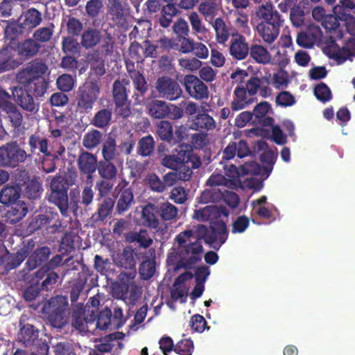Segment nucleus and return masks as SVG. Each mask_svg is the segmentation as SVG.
I'll use <instances>...</instances> for the list:
<instances>
[{"mask_svg":"<svg viewBox=\"0 0 355 355\" xmlns=\"http://www.w3.org/2000/svg\"><path fill=\"white\" fill-rule=\"evenodd\" d=\"M47 70L45 62L35 59L16 73L15 80L19 85L12 88V96L23 110L31 113L38 111V105L35 104L31 93L36 97H42L46 92L48 83L44 76Z\"/></svg>","mask_w":355,"mask_h":355,"instance_id":"obj_1","label":"nucleus"},{"mask_svg":"<svg viewBox=\"0 0 355 355\" xmlns=\"http://www.w3.org/2000/svg\"><path fill=\"white\" fill-rule=\"evenodd\" d=\"M3 21L6 24L4 28V40L6 44L0 49V73L18 67L19 63L13 58L10 49L29 33L19 20Z\"/></svg>","mask_w":355,"mask_h":355,"instance_id":"obj_2","label":"nucleus"},{"mask_svg":"<svg viewBox=\"0 0 355 355\" xmlns=\"http://www.w3.org/2000/svg\"><path fill=\"white\" fill-rule=\"evenodd\" d=\"M194 234L191 230H186L180 232L175 237L177 243V252L180 257L182 266L185 269H191L193 266L202 259L203 247L200 241L202 238L198 234L194 241L191 239Z\"/></svg>","mask_w":355,"mask_h":355,"instance_id":"obj_3","label":"nucleus"},{"mask_svg":"<svg viewBox=\"0 0 355 355\" xmlns=\"http://www.w3.org/2000/svg\"><path fill=\"white\" fill-rule=\"evenodd\" d=\"M67 307V297L56 295L44 305L43 313L52 327L62 329L68 322Z\"/></svg>","mask_w":355,"mask_h":355,"instance_id":"obj_4","label":"nucleus"},{"mask_svg":"<svg viewBox=\"0 0 355 355\" xmlns=\"http://www.w3.org/2000/svg\"><path fill=\"white\" fill-rule=\"evenodd\" d=\"M100 93L101 87L97 81H89L80 87L75 99L76 112L80 114L90 113Z\"/></svg>","mask_w":355,"mask_h":355,"instance_id":"obj_5","label":"nucleus"},{"mask_svg":"<svg viewBox=\"0 0 355 355\" xmlns=\"http://www.w3.org/2000/svg\"><path fill=\"white\" fill-rule=\"evenodd\" d=\"M198 233L206 244L216 250L225 243L229 234L227 225L221 219L211 221L209 229L205 225H199Z\"/></svg>","mask_w":355,"mask_h":355,"instance_id":"obj_6","label":"nucleus"},{"mask_svg":"<svg viewBox=\"0 0 355 355\" xmlns=\"http://www.w3.org/2000/svg\"><path fill=\"white\" fill-rule=\"evenodd\" d=\"M69 184L64 178L58 176L53 178L50 184L49 201L57 206L61 214L68 216Z\"/></svg>","mask_w":355,"mask_h":355,"instance_id":"obj_7","label":"nucleus"},{"mask_svg":"<svg viewBox=\"0 0 355 355\" xmlns=\"http://www.w3.org/2000/svg\"><path fill=\"white\" fill-rule=\"evenodd\" d=\"M33 246V241H28L27 245L17 252L10 253L5 245L0 244V272L2 275H7L10 270L19 266L28 257Z\"/></svg>","mask_w":355,"mask_h":355,"instance_id":"obj_8","label":"nucleus"},{"mask_svg":"<svg viewBox=\"0 0 355 355\" xmlns=\"http://www.w3.org/2000/svg\"><path fill=\"white\" fill-rule=\"evenodd\" d=\"M17 141H10L0 146V167L15 168L31 157Z\"/></svg>","mask_w":355,"mask_h":355,"instance_id":"obj_9","label":"nucleus"},{"mask_svg":"<svg viewBox=\"0 0 355 355\" xmlns=\"http://www.w3.org/2000/svg\"><path fill=\"white\" fill-rule=\"evenodd\" d=\"M254 148L258 152L263 151L260 155V161L262 163L263 166L261 167L259 164L254 162L251 166H254V169L250 171L245 169V167L243 166V173L248 174L250 173L252 174H261V175H265L267 178L272 171L277 154H275L272 150L268 149V144L261 139L256 142Z\"/></svg>","mask_w":355,"mask_h":355,"instance_id":"obj_10","label":"nucleus"},{"mask_svg":"<svg viewBox=\"0 0 355 355\" xmlns=\"http://www.w3.org/2000/svg\"><path fill=\"white\" fill-rule=\"evenodd\" d=\"M26 320L24 315L19 319V329L17 334V341L26 348H32L43 341L39 338V329L33 324L26 322Z\"/></svg>","mask_w":355,"mask_h":355,"instance_id":"obj_11","label":"nucleus"},{"mask_svg":"<svg viewBox=\"0 0 355 355\" xmlns=\"http://www.w3.org/2000/svg\"><path fill=\"white\" fill-rule=\"evenodd\" d=\"M61 226L59 215L57 212H49L44 214H39L32 218L27 230L33 233L37 230L45 229L51 233H54Z\"/></svg>","mask_w":355,"mask_h":355,"instance_id":"obj_12","label":"nucleus"},{"mask_svg":"<svg viewBox=\"0 0 355 355\" xmlns=\"http://www.w3.org/2000/svg\"><path fill=\"white\" fill-rule=\"evenodd\" d=\"M112 98L115 108L123 118H128L131 114L130 101L127 89L121 80H116L112 85Z\"/></svg>","mask_w":355,"mask_h":355,"instance_id":"obj_13","label":"nucleus"},{"mask_svg":"<svg viewBox=\"0 0 355 355\" xmlns=\"http://www.w3.org/2000/svg\"><path fill=\"white\" fill-rule=\"evenodd\" d=\"M155 88L160 97L168 101L177 100L182 94V90L178 83L167 76H163L157 79Z\"/></svg>","mask_w":355,"mask_h":355,"instance_id":"obj_14","label":"nucleus"},{"mask_svg":"<svg viewBox=\"0 0 355 355\" xmlns=\"http://www.w3.org/2000/svg\"><path fill=\"white\" fill-rule=\"evenodd\" d=\"M141 254L135 251L131 246L125 247L120 254H118L114 261L117 266L130 271L121 273L120 276H126L128 279H133L137 271L136 265L137 260H139Z\"/></svg>","mask_w":355,"mask_h":355,"instance_id":"obj_15","label":"nucleus"},{"mask_svg":"<svg viewBox=\"0 0 355 355\" xmlns=\"http://www.w3.org/2000/svg\"><path fill=\"white\" fill-rule=\"evenodd\" d=\"M182 84L188 94L193 99L204 100L209 97V89L206 84L198 76L189 74L184 76Z\"/></svg>","mask_w":355,"mask_h":355,"instance_id":"obj_16","label":"nucleus"},{"mask_svg":"<svg viewBox=\"0 0 355 355\" xmlns=\"http://www.w3.org/2000/svg\"><path fill=\"white\" fill-rule=\"evenodd\" d=\"M107 104H104V101L101 100L100 107L94 113L90 120V124L98 129H106L112 123L113 116V103L110 100H105Z\"/></svg>","mask_w":355,"mask_h":355,"instance_id":"obj_17","label":"nucleus"},{"mask_svg":"<svg viewBox=\"0 0 355 355\" xmlns=\"http://www.w3.org/2000/svg\"><path fill=\"white\" fill-rule=\"evenodd\" d=\"M187 155L191 159H184L175 170L180 181H189L193 175L192 169L198 168L202 164L200 157L192 149L189 150Z\"/></svg>","mask_w":355,"mask_h":355,"instance_id":"obj_18","label":"nucleus"},{"mask_svg":"<svg viewBox=\"0 0 355 355\" xmlns=\"http://www.w3.org/2000/svg\"><path fill=\"white\" fill-rule=\"evenodd\" d=\"M50 254L51 250L47 246L37 248L31 255L28 254V258L25 263V268L22 270L24 272L22 275L23 279L28 280V273L47 261Z\"/></svg>","mask_w":355,"mask_h":355,"instance_id":"obj_19","label":"nucleus"},{"mask_svg":"<svg viewBox=\"0 0 355 355\" xmlns=\"http://www.w3.org/2000/svg\"><path fill=\"white\" fill-rule=\"evenodd\" d=\"M41 48L40 44L33 38L21 40L10 49L16 52L21 62L29 60L37 54Z\"/></svg>","mask_w":355,"mask_h":355,"instance_id":"obj_20","label":"nucleus"},{"mask_svg":"<svg viewBox=\"0 0 355 355\" xmlns=\"http://www.w3.org/2000/svg\"><path fill=\"white\" fill-rule=\"evenodd\" d=\"M322 36V33L319 26L309 25L297 34L296 42L300 46L310 49L321 40Z\"/></svg>","mask_w":355,"mask_h":355,"instance_id":"obj_21","label":"nucleus"},{"mask_svg":"<svg viewBox=\"0 0 355 355\" xmlns=\"http://www.w3.org/2000/svg\"><path fill=\"white\" fill-rule=\"evenodd\" d=\"M92 276V272L85 266L82 268L81 271L78 272V277L72 282L69 291V297L72 305L78 300L88 279Z\"/></svg>","mask_w":355,"mask_h":355,"instance_id":"obj_22","label":"nucleus"},{"mask_svg":"<svg viewBox=\"0 0 355 355\" xmlns=\"http://www.w3.org/2000/svg\"><path fill=\"white\" fill-rule=\"evenodd\" d=\"M97 157L95 155L87 151H82L77 159L80 172L87 175V179H92V175L98 167Z\"/></svg>","mask_w":355,"mask_h":355,"instance_id":"obj_23","label":"nucleus"},{"mask_svg":"<svg viewBox=\"0 0 355 355\" xmlns=\"http://www.w3.org/2000/svg\"><path fill=\"white\" fill-rule=\"evenodd\" d=\"M250 46L246 42L245 36L241 34L236 35L231 40L230 46V55L236 60H244L249 55Z\"/></svg>","mask_w":355,"mask_h":355,"instance_id":"obj_24","label":"nucleus"},{"mask_svg":"<svg viewBox=\"0 0 355 355\" xmlns=\"http://www.w3.org/2000/svg\"><path fill=\"white\" fill-rule=\"evenodd\" d=\"M255 98L248 94L243 85H237L234 90L231 108L233 111L243 110L253 103Z\"/></svg>","mask_w":355,"mask_h":355,"instance_id":"obj_25","label":"nucleus"},{"mask_svg":"<svg viewBox=\"0 0 355 355\" xmlns=\"http://www.w3.org/2000/svg\"><path fill=\"white\" fill-rule=\"evenodd\" d=\"M251 154V151L247 142L244 140H240L238 142L231 141L225 148L223 152V159L230 160L235 155L239 158H243Z\"/></svg>","mask_w":355,"mask_h":355,"instance_id":"obj_26","label":"nucleus"},{"mask_svg":"<svg viewBox=\"0 0 355 355\" xmlns=\"http://www.w3.org/2000/svg\"><path fill=\"white\" fill-rule=\"evenodd\" d=\"M94 191L91 186L84 187L82 191L81 196L77 190H71L70 192V203L73 208L78 209L82 206L86 207L89 206L94 199Z\"/></svg>","mask_w":355,"mask_h":355,"instance_id":"obj_27","label":"nucleus"},{"mask_svg":"<svg viewBox=\"0 0 355 355\" xmlns=\"http://www.w3.org/2000/svg\"><path fill=\"white\" fill-rule=\"evenodd\" d=\"M158 216L157 205L148 202L142 207L141 225L151 229H157L160 225Z\"/></svg>","mask_w":355,"mask_h":355,"instance_id":"obj_28","label":"nucleus"},{"mask_svg":"<svg viewBox=\"0 0 355 355\" xmlns=\"http://www.w3.org/2000/svg\"><path fill=\"white\" fill-rule=\"evenodd\" d=\"M189 128L193 130L206 132L216 128V121L209 114L199 112L192 119Z\"/></svg>","mask_w":355,"mask_h":355,"instance_id":"obj_29","label":"nucleus"},{"mask_svg":"<svg viewBox=\"0 0 355 355\" xmlns=\"http://www.w3.org/2000/svg\"><path fill=\"white\" fill-rule=\"evenodd\" d=\"M135 73L136 75L131 76L130 78L135 89L132 98L135 105H139L145 99V95L148 91V85L144 76L141 72Z\"/></svg>","mask_w":355,"mask_h":355,"instance_id":"obj_30","label":"nucleus"},{"mask_svg":"<svg viewBox=\"0 0 355 355\" xmlns=\"http://www.w3.org/2000/svg\"><path fill=\"white\" fill-rule=\"evenodd\" d=\"M135 204V196L131 187L121 189L117 196L116 213L119 215L128 211Z\"/></svg>","mask_w":355,"mask_h":355,"instance_id":"obj_31","label":"nucleus"},{"mask_svg":"<svg viewBox=\"0 0 355 355\" xmlns=\"http://www.w3.org/2000/svg\"><path fill=\"white\" fill-rule=\"evenodd\" d=\"M257 17L261 21H270L284 24V19L283 16L274 8V6L267 3L258 7L256 11Z\"/></svg>","mask_w":355,"mask_h":355,"instance_id":"obj_32","label":"nucleus"},{"mask_svg":"<svg viewBox=\"0 0 355 355\" xmlns=\"http://www.w3.org/2000/svg\"><path fill=\"white\" fill-rule=\"evenodd\" d=\"M213 26L216 33V41L221 44H224L230 35L234 37L238 33L230 24H227L221 17L215 19Z\"/></svg>","mask_w":355,"mask_h":355,"instance_id":"obj_33","label":"nucleus"},{"mask_svg":"<svg viewBox=\"0 0 355 355\" xmlns=\"http://www.w3.org/2000/svg\"><path fill=\"white\" fill-rule=\"evenodd\" d=\"M85 312L86 307H84L83 303H78L73 306L71 325L79 332L88 331Z\"/></svg>","mask_w":355,"mask_h":355,"instance_id":"obj_34","label":"nucleus"},{"mask_svg":"<svg viewBox=\"0 0 355 355\" xmlns=\"http://www.w3.org/2000/svg\"><path fill=\"white\" fill-rule=\"evenodd\" d=\"M18 20H21L27 31L31 32L42 21V13L36 8H31L24 12Z\"/></svg>","mask_w":355,"mask_h":355,"instance_id":"obj_35","label":"nucleus"},{"mask_svg":"<svg viewBox=\"0 0 355 355\" xmlns=\"http://www.w3.org/2000/svg\"><path fill=\"white\" fill-rule=\"evenodd\" d=\"M333 12L340 21H347L353 19L352 15L355 13V3L352 0H340L339 3L334 7Z\"/></svg>","mask_w":355,"mask_h":355,"instance_id":"obj_36","label":"nucleus"},{"mask_svg":"<svg viewBox=\"0 0 355 355\" xmlns=\"http://www.w3.org/2000/svg\"><path fill=\"white\" fill-rule=\"evenodd\" d=\"M21 193V189L18 185L7 184L0 191V202L5 205H10L18 202Z\"/></svg>","mask_w":355,"mask_h":355,"instance_id":"obj_37","label":"nucleus"},{"mask_svg":"<svg viewBox=\"0 0 355 355\" xmlns=\"http://www.w3.org/2000/svg\"><path fill=\"white\" fill-rule=\"evenodd\" d=\"M3 110L7 114L8 118L15 129L19 130L23 124V115L16 105L11 102H6L3 105Z\"/></svg>","mask_w":355,"mask_h":355,"instance_id":"obj_38","label":"nucleus"},{"mask_svg":"<svg viewBox=\"0 0 355 355\" xmlns=\"http://www.w3.org/2000/svg\"><path fill=\"white\" fill-rule=\"evenodd\" d=\"M11 208L6 214V220L10 224H16L28 213V207L24 202L19 201L12 204Z\"/></svg>","mask_w":355,"mask_h":355,"instance_id":"obj_39","label":"nucleus"},{"mask_svg":"<svg viewBox=\"0 0 355 355\" xmlns=\"http://www.w3.org/2000/svg\"><path fill=\"white\" fill-rule=\"evenodd\" d=\"M189 149L180 148L176 155H166L161 160V164L168 168L175 170L184 159H190L188 155ZM188 161V159H187Z\"/></svg>","mask_w":355,"mask_h":355,"instance_id":"obj_40","label":"nucleus"},{"mask_svg":"<svg viewBox=\"0 0 355 355\" xmlns=\"http://www.w3.org/2000/svg\"><path fill=\"white\" fill-rule=\"evenodd\" d=\"M250 57L255 62L266 64L271 61V55L267 48L258 44H252L250 46Z\"/></svg>","mask_w":355,"mask_h":355,"instance_id":"obj_41","label":"nucleus"},{"mask_svg":"<svg viewBox=\"0 0 355 355\" xmlns=\"http://www.w3.org/2000/svg\"><path fill=\"white\" fill-rule=\"evenodd\" d=\"M114 206V200L110 197L104 198L99 204L97 211L92 218L95 222H103L111 214Z\"/></svg>","mask_w":355,"mask_h":355,"instance_id":"obj_42","label":"nucleus"},{"mask_svg":"<svg viewBox=\"0 0 355 355\" xmlns=\"http://www.w3.org/2000/svg\"><path fill=\"white\" fill-rule=\"evenodd\" d=\"M112 160L102 159L98 164V173L103 179L115 180L118 170Z\"/></svg>","mask_w":355,"mask_h":355,"instance_id":"obj_43","label":"nucleus"},{"mask_svg":"<svg viewBox=\"0 0 355 355\" xmlns=\"http://www.w3.org/2000/svg\"><path fill=\"white\" fill-rule=\"evenodd\" d=\"M148 114L155 119H164L168 115V104L162 100H153L148 105Z\"/></svg>","mask_w":355,"mask_h":355,"instance_id":"obj_44","label":"nucleus"},{"mask_svg":"<svg viewBox=\"0 0 355 355\" xmlns=\"http://www.w3.org/2000/svg\"><path fill=\"white\" fill-rule=\"evenodd\" d=\"M155 142L152 135L142 137L137 147V153L141 157H150L155 150Z\"/></svg>","mask_w":355,"mask_h":355,"instance_id":"obj_45","label":"nucleus"},{"mask_svg":"<svg viewBox=\"0 0 355 355\" xmlns=\"http://www.w3.org/2000/svg\"><path fill=\"white\" fill-rule=\"evenodd\" d=\"M101 37V34L99 31L87 28L82 34L80 43L85 49H92L100 42Z\"/></svg>","mask_w":355,"mask_h":355,"instance_id":"obj_46","label":"nucleus"},{"mask_svg":"<svg viewBox=\"0 0 355 355\" xmlns=\"http://www.w3.org/2000/svg\"><path fill=\"white\" fill-rule=\"evenodd\" d=\"M224 198V191L217 187H209L204 190L199 197L200 203L207 204L209 202H218Z\"/></svg>","mask_w":355,"mask_h":355,"instance_id":"obj_47","label":"nucleus"},{"mask_svg":"<svg viewBox=\"0 0 355 355\" xmlns=\"http://www.w3.org/2000/svg\"><path fill=\"white\" fill-rule=\"evenodd\" d=\"M103 134L97 129H92L86 132L83 139V146L87 150L96 148L102 141Z\"/></svg>","mask_w":355,"mask_h":355,"instance_id":"obj_48","label":"nucleus"},{"mask_svg":"<svg viewBox=\"0 0 355 355\" xmlns=\"http://www.w3.org/2000/svg\"><path fill=\"white\" fill-rule=\"evenodd\" d=\"M219 212L216 206L207 205L195 210L194 218L198 221H208L218 218Z\"/></svg>","mask_w":355,"mask_h":355,"instance_id":"obj_49","label":"nucleus"},{"mask_svg":"<svg viewBox=\"0 0 355 355\" xmlns=\"http://www.w3.org/2000/svg\"><path fill=\"white\" fill-rule=\"evenodd\" d=\"M187 16L194 35L205 34L207 32V28L204 24L202 19L198 12L191 11L189 12Z\"/></svg>","mask_w":355,"mask_h":355,"instance_id":"obj_50","label":"nucleus"},{"mask_svg":"<svg viewBox=\"0 0 355 355\" xmlns=\"http://www.w3.org/2000/svg\"><path fill=\"white\" fill-rule=\"evenodd\" d=\"M43 191L42 183L39 177H33L26 182L25 187L26 195L29 199H37Z\"/></svg>","mask_w":355,"mask_h":355,"instance_id":"obj_51","label":"nucleus"},{"mask_svg":"<svg viewBox=\"0 0 355 355\" xmlns=\"http://www.w3.org/2000/svg\"><path fill=\"white\" fill-rule=\"evenodd\" d=\"M159 216L164 220H172L177 218L178 208L168 202H165L157 205Z\"/></svg>","mask_w":355,"mask_h":355,"instance_id":"obj_52","label":"nucleus"},{"mask_svg":"<svg viewBox=\"0 0 355 355\" xmlns=\"http://www.w3.org/2000/svg\"><path fill=\"white\" fill-rule=\"evenodd\" d=\"M219 3L217 1H202L198 7V12L205 18H214L218 13Z\"/></svg>","mask_w":355,"mask_h":355,"instance_id":"obj_53","label":"nucleus"},{"mask_svg":"<svg viewBox=\"0 0 355 355\" xmlns=\"http://www.w3.org/2000/svg\"><path fill=\"white\" fill-rule=\"evenodd\" d=\"M157 133L162 141L168 143L174 141L173 129L171 122L161 121L157 125Z\"/></svg>","mask_w":355,"mask_h":355,"instance_id":"obj_54","label":"nucleus"},{"mask_svg":"<svg viewBox=\"0 0 355 355\" xmlns=\"http://www.w3.org/2000/svg\"><path fill=\"white\" fill-rule=\"evenodd\" d=\"M78 239L77 235L72 232H66L60 245V250L63 254H69L76 249L75 240Z\"/></svg>","mask_w":355,"mask_h":355,"instance_id":"obj_55","label":"nucleus"},{"mask_svg":"<svg viewBox=\"0 0 355 355\" xmlns=\"http://www.w3.org/2000/svg\"><path fill=\"white\" fill-rule=\"evenodd\" d=\"M256 29L259 36L261 37L265 42L268 44L273 42L279 34V30L270 28L266 24L263 26L257 24Z\"/></svg>","mask_w":355,"mask_h":355,"instance_id":"obj_56","label":"nucleus"},{"mask_svg":"<svg viewBox=\"0 0 355 355\" xmlns=\"http://www.w3.org/2000/svg\"><path fill=\"white\" fill-rule=\"evenodd\" d=\"M102 156L103 159L113 160L117 153L116 141L114 138L107 137L103 144Z\"/></svg>","mask_w":355,"mask_h":355,"instance_id":"obj_57","label":"nucleus"},{"mask_svg":"<svg viewBox=\"0 0 355 355\" xmlns=\"http://www.w3.org/2000/svg\"><path fill=\"white\" fill-rule=\"evenodd\" d=\"M96 327L101 330H106L110 327L113 329L112 322V311L108 307H105L98 313L96 321Z\"/></svg>","mask_w":355,"mask_h":355,"instance_id":"obj_58","label":"nucleus"},{"mask_svg":"<svg viewBox=\"0 0 355 355\" xmlns=\"http://www.w3.org/2000/svg\"><path fill=\"white\" fill-rule=\"evenodd\" d=\"M55 355H76L75 344L71 340L59 342L53 346Z\"/></svg>","mask_w":355,"mask_h":355,"instance_id":"obj_59","label":"nucleus"},{"mask_svg":"<svg viewBox=\"0 0 355 355\" xmlns=\"http://www.w3.org/2000/svg\"><path fill=\"white\" fill-rule=\"evenodd\" d=\"M155 272V263L154 260L146 258L143 261L139 267V272L141 279L148 280L150 279Z\"/></svg>","mask_w":355,"mask_h":355,"instance_id":"obj_60","label":"nucleus"},{"mask_svg":"<svg viewBox=\"0 0 355 355\" xmlns=\"http://www.w3.org/2000/svg\"><path fill=\"white\" fill-rule=\"evenodd\" d=\"M316 98L323 103L329 101L332 98L330 88L324 83L317 84L313 89Z\"/></svg>","mask_w":355,"mask_h":355,"instance_id":"obj_61","label":"nucleus"},{"mask_svg":"<svg viewBox=\"0 0 355 355\" xmlns=\"http://www.w3.org/2000/svg\"><path fill=\"white\" fill-rule=\"evenodd\" d=\"M100 48L105 55H111L114 52L116 43L115 38L110 33L106 32L105 35H101Z\"/></svg>","mask_w":355,"mask_h":355,"instance_id":"obj_62","label":"nucleus"},{"mask_svg":"<svg viewBox=\"0 0 355 355\" xmlns=\"http://www.w3.org/2000/svg\"><path fill=\"white\" fill-rule=\"evenodd\" d=\"M304 6L300 2L298 4H295V6L291 9L290 13V18L295 26H300L304 24Z\"/></svg>","mask_w":355,"mask_h":355,"instance_id":"obj_63","label":"nucleus"},{"mask_svg":"<svg viewBox=\"0 0 355 355\" xmlns=\"http://www.w3.org/2000/svg\"><path fill=\"white\" fill-rule=\"evenodd\" d=\"M62 49L67 55H73L80 51V46L77 40L71 37H64L62 42Z\"/></svg>","mask_w":355,"mask_h":355,"instance_id":"obj_64","label":"nucleus"}]
</instances>
